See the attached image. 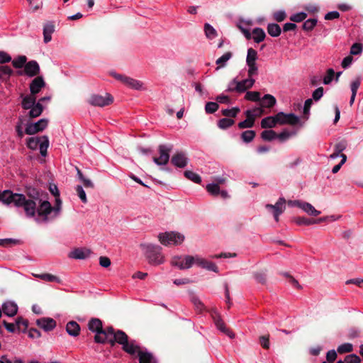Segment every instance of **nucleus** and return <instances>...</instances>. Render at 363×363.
<instances>
[{
  "label": "nucleus",
  "mask_w": 363,
  "mask_h": 363,
  "mask_svg": "<svg viewBox=\"0 0 363 363\" xmlns=\"http://www.w3.org/2000/svg\"><path fill=\"white\" fill-rule=\"evenodd\" d=\"M40 192L35 188H28L26 190L27 199H32L35 203L34 215L28 216V218H33L35 215L41 217L43 220L47 221L49 216L52 212L54 213V216L56 217L59 215L61 209L62 201L60 197H56L55 205L52 206L50 203L47 200H43L40 198Z\"/></svg>",
  "instance_id": "obj_1"
},
{
  "label": "nucleus",
  "mask_w": 363,
  "mask_h": 363,
  "mask_svg": "<svg viewBox=\"0 0 363 363\" xmlns=\"http://www.w3.org/2000/svg\"><path fill=\"white\" fill-rule=\"evenodd\" d=\"M0 201L5 205L13 204L15 207L23 209L26 216L34 215L35 203L32 199H27L23 194L13 193L11 190L0 191Z\"/></svg>",
  "instance_id": "obj_2"
},
{
  "label": "nucleus",
  "mask_w": 363,
  "mask_h": 363,
  "mask_svg": "<svg viewBox=\"0 0 363 363\" xmlns=\"http://www.w3.org/2000/svg\"><path fill=\"white\" fill-rule=\"evenodd\" d=\"M117 342L122 345L123 350L130 355H138L142 351L140 346L135 340H128V335L122 330H118L113 338L108 340V343L113 346Z\"/></svg>",
  "instance_id": "obj_3"
},
{
  "label": "nucleus",
  "mask_w": 363,
  "mask_h": 363,
  "mask_svg": "<svg viewBox=\"0 0 363 363\" xmlns=\"http://www.w3.org/2000/svg\"><path fill=\"white\" fill-rule=\"evenodd\" d=\"M89 329L96 333L94 340L97 343H105L106 342H108V336H114V333L116 331L113 328V327H108L106 329H103L102 322L98 318H91L88 323Z\"/></svg>",
  "instance_id": "obj_4"
},
{
  "label": "nucleus",
  "mask_w": 363,
  "mask_h": 363,
  "mask_svg": "<svg viewBox=\"0 0 363 363\" xmlns=\"http://www.w3.org/2000/svg\"><path fill=\"white\" fill-rule=\"evenodd\" d=\"M141 247L145 251L149 263L153 265H159L164 262V258L162 254V247L152 244H143Z\"/></svg>",
  "instance_id": "obj_5"
},
{
  "label": "nucleus",
  "mask_w": 363,
  "mask_h": 363,
  "mask_svg": "<svg viewBox=\"0 0 363 363\" xmlns=\"http://www.w3.org/2000/svg\"><path fill=\"white\" fill-rule=\"evenodd\" d=\"M160 243L164 246L178 245L184 240V235L177 232H165L158 235Z\"/></svg>",
  "instance_id": "obj_6"
},
{
  "label": "nucleus",
  "mask_w": 363,
  "mask_h": 363,
  "mask_svg": "<svg viewBox=\"0 0 363 363\" xmlns=\"http://www.w3.org/2000/svg\"><path fill=\"white\" fill-rule=\"evenodd\" d=\"M88 101L91 106L104 107L111 104L113 101V98L109 94H106L105 96L93 94L90 96Z\"/></svg>",
  "instance_id": "obj_7"
},
{
  "label": "nucleus",
  "mask_w": 363,
  "mask_h": 363,
  "mask_svg": "<svg viewBox=\"0 0 363 363\" xmlns=\"http://www.w3.org/2000/svg\"><path fill=\"white\" fill-rule=\"evenodd\" d=\"M160 157H154L153 162L159 165H165L169 160V152L172 150V145H160L158 147Z\"/></svg>",
  "instance_id": "obj_8"
},
{
  "label": "nucleus",
  "mask_w": 363,
  "mask_h": 363,
  "mask_svg": "<svg viewBox=\"0 0 363 363\" xmlns=\"http://www.w3.org/2000/svg\"><path fill=\"white\" fill-rule=\"evenodd\" d=\"M113 77L130 89L135 90H142L145 89L143 83L141 81L119 74H114Z\"/></svg>",
  "instance_id": "obj_9"
},
{
  "label": "nucleus",
  "mask_w": 363,
  "mask_h": 363,
  "mask_svg": "<svg viewBox=\"0 0 363 363\" xmlns=\"http://www.w3.org/2000/svg\"><path fill=\"white\" fill-rule=\"evenodd\" d=\"M277 121L279 125H296L299 123L300 119L294 113H285L279 112L276 114Z\"/></svg>",
  "instance_id": "obj_10"
},
{
  "label": "nucleus",
  "mask_w": 363,
  "mask_h": 363,
  "mask_svg": "<svg viewBox=\"0 0 363 363\" xmlns=\"http://www.w3.org/2000/svg\"><path fill=\"white\" fill-rule=\"evenodd\" d=\"M261 113L260 108H257L253 111L247 110L245 112L247 118L238 123V128L240 129L249 128L254 126L255 118Z\"/></svg>",
  "instance_id": "obj_11"
},
{
  "label": "nucleus",
  "mask_w": 363,
  "mask_h": 363,
  "mask_svg": "<svg viewBox=\"0 0 363 363\" xmlns=\"http://www.w3.org/2000/svg\"><path fill=\"white\" fill-rule=\"evenodd\" d=\"M48 124V120L45 118H42L34 123H28L26 127L25 133L27 135H34L45 130Z\"/></svg>",
  "instance_id": "obj_12"
},
{
  "label": "nucleus",
  "mask_w": 363,
  "mask_h": 363,
  "mask_svg": "<svg viewBox=\"0 0 363 363\" xmlns=\"http://www.w3.org/2000/svg\"><path fill=\"white\" fill-rule=\"evenodd\" d=\"M193 259V256L186 255V256H175L172 259V264L173 266L177 267L180 269H186L191 267V260Z\"/></svg>",
  "instance_id": "obj_13"
},
{
  "label": "nucleus",
  "mask_w": 363,
  "mask_h": 363,
  "mask_svg": "<svg viewBox=\"0 0 363 363\" xmlns=\"http://www.w3.org/2000/svg\"><path fill=\"white\" fill-rule=\"evenodd\" d=\"M46 85V83L42 76L35 77L30 82L29 89L30 94L35 96Z\"/></svg>",
  "instance_id": "obj_14"
},
{
  "label": "nucleus",
  "mask_w": 363,
  "mask_h": 363,
  "mask_svg": "<svg viewBox=\"0 0 363 363\" xmlns=\"http://www.w3.org/2000/svg\"><path fill=\"white\" fill-rule=\"evenodd\" d=\"M189 159L183 152H176L171 159L173 165L179 168H184L188 164Z\"/></svg>",
  "instance_id": "obj_15"
},
{
  "label": "nucleus",
  "mask_w": 363,
  "mask_h": 363,
  "mask_svg": "<svg viewBox=\"0 0 363 363\" xmlns=\"http://www.w3.org/2000/svg\"><path fill=\"white\" fill-rule=\"evenodd\" d=\"M40 69L38 63L35 60H31L25 65L24 74L28 77H37L40 73Z\"/></svg>",
  "instance_id": "obj_16"
},
{
  "label": "nucleus",
  "mask_w": 363,
  "mask_h": 363,
  "mask_svg": "<svg viewBox=\"0 0 363 363\" xmlns=\"http://www.w3.org/2000/svg\"><path fill=\"white\" fill-rule=\"evenodd\" d=\"M91 251L87 248H76L71 251L69 257L75 259H84L91 255Z\"/></svg>",
  "instance_id": "obj_17"
},
{
  "label": "nucleus",
  "mask_w": 363,
  "mask_h": 363,
  "mask_svg": "<svg viewBox=\"0 0 363 363\" xmlns=\"http://www.w3.org/2000/svg\"><path fill=\"white\" fill-rule=\"evenodd\" d=\"M213 318L216 328L219 330L227 335L230 338L235 337V334L225 327V323L217 313L213 316Z\"/></svg>",
  "instance_id": "obj_18"
},
{
  "label": "nucleus",
  "mask_w": 363,
  "mask_h": 363,
  "mask_svg": "<svg viewBox=\"0 0 363 363\" xmlns=\"http://www.w3.org/2000/svg\"><path fill=\"white\" fill-rule=\"evenodd\" d=\"M37 325L45 331H50L56 326V321L51 318H42L36 321Z\"/></svg>",
  "instance_id": "obj_19"
},
{
  "label": "nucleus",
  "mask_w": 363,
  "mask_h": 363,
  "mask_svg": "<svg viewBox=\"0 0 363 363\" xmlns=\"http://www.w3.org/2000/svg\"><path fill=\"white\" fill-rule=\"evenodd\" d=\"M2 313L9 317L14 316L18 312V306L13 301H6L2 305Z\"/></svg>",
  "instance_id": "obj_20"
},
{
  "label": "nucleus",
  "mask_w": 363,
  "mask_h": 363,
  "mask_svg": "<svg viewBox=\"0 0 363 363\" xmlns=\"http://www.w3.org/2000/svg\"><path fill=\"white\" fill-rule=\"evenodd\" d=\"M255 82V80L253 78L248 77L242 81H238L237 87L238 92L242 93L246 90L252 88Z\"/></svg>",
  "instance_id": "obj_21"
},
{
  "label": "nucleus",
  "mask_w": 363,
  "mask_h": 363,
  "mask_svg": "<svg viewBox=\"0 0 363 363\" xmlns=\"http://www.w3.org/2000/svg\"><path fill=\"white\" fill-rule=\"evenodd\" d=\"M138 357L139 358V363H158L153 354L146 350H142Z\"/></svg>",
  "instance_id": "obj_22"
},
{
  "label": "nucleus",
  "mask_w": 363,
  "mask_h": 363,
  "mask_svg": "<svg viewBox=\"0 0 363 363\" xmlns=\"http://www.w3.org/2000/svg\"><path fill=\"white\" fill-rule=\"evenodd\" d=\"M285 203L286 200L284 198L281 197L279 199V200L276 202L274 205L272 204H267L265 206L266 208L272 211V212H279L283 213L285 210Z\"/></svg>",
  "instance_id": "obj_23"
},
{
  "label": "nucleus",
  "mask_w": 363,
  "mask_h": 363,
  "mask_svg": "<svg viewBox=\"0 0 363 363\" xmlns=\"http://www.w3.org/2000/svg\"><path fill=\"white\" fill-rule=\"evenodd\" d=\"M66 331L69 335L77 337L79 335L80 326L76 321H69L67 323Z\"/></svg>",
  "instance_id": "obj_24"
},
{
  "label": "nucleus",
  "mask_w": 363,
  "mask_h": 363,
  "mask_svg": "<svg viewBox=\"0 0 363 363\" xmlns=\"http://www.w3.org/2000/svg\"><path fill=\"white\" fill-rule=\"evenodd\" d=\"M251 34H252V38L257 43H259L262 42L266 38V34H265L264 30L261 28H254L252 30Z\"/></svg>",
  "instance_id": "obj_25"
},
{
  "label": "nucleus",
  "mask_w": 363,
  "mask_h": 363,
  "mask_svg": "<svg viewBox=\"0 0 363 363\" xmlns=\"http://www.w3.org/2000/svg\"><path fill=\"white\" fill-rule=\"evenodd\" d=\"M278 124L277 121L276 115L272 116H267L261 121V127L262 128H271L275 127Z\"/></svg>",
  "instance_id": "obj_26"
},
{
  "label": "nucleus",
  "mask_w": 363,
  "mask_h": 363,
  "mask_svg": "<svg viewBox=\"0 0 363 363\" xmlns=\"http://www.w3.org/2000/svg\"><path fill=\"white\" fill-rule=\"evenodd\" d=\"M13 72V69L8 65H1L0 67V79L2 82H7L9 80Z\"/></svg>",
  "instance_id": "obj_27"
},
{
  "label": "nucleus",
  "mask_w": 363,
  "mask_h": 363,
  "mask_svg": "<svg viewBox=\"0 0 363 363\" xmlns=\"http://www.w3.org/2000/svg\"><path fill=\"white\" fill-rule=\"evenodd\" d=\"M55 30L54 26L51 23H47L43 28V40L45 43H49L52 40V34Z\"/></svg>",
  "instance_id": "obj_28"
},
{
  "label": "nucleus",
  "mask_w": 363,
  "mask_h": 363,
  "mask_svg": "<svg viewBox=\"0 0 363 363\" xmlns=\"http://www.w3.org/2000/svg\"><path fill=\"white\" fill-rule=\"evenodd\" d=\"M32 275L36 278L40 279L43 281H48V282H57L60 283V279L55 275L45 273V274H34L33 273Z\"/></svg>",
  "instance_id": "obj_29"
},
{
  "label": "nucleus",
  "mask_w": 363,
  "mask_h": 363,
  "mask_svg": "<svg viewBox=\"0 0 363 363\" xmlns=\"http://www.w3.org/2000/svg\"><path fill=\"white\" fill-rule=\"evenodd\" d=\"M35 104L36 97L32 94L24 96L21 103L22 107L26 110L32 108Z\"/></svg>",
  "instance_id": "obj_30"
},
{
  "label": "nucleus",
  "mask_w": 363,
  "mask_h": 363,
  "mask_svg": "<svg viewBox=\"0 0 363 363\" xmlns=\"http://www.w3.org/2000/svg\"><path fill=\"white\" fill-rule=\"evenodd\" d=\"M301 209L310 216H317L320 214V211L316 210L311 203L303 201Z\"/></svg>",
  "instance_id": "obj_31"
},
{
  "label": "nucleus",
  "mask_w": 363,
  "mask_h": 363,
  "mask_svg": "<svg viewBox=\"0 0 363 363\" xmlns=\"http://www.w3.org/2000/svg\"><path fill=\"white\" fill-rule=\"evenodd\" d=\"M268 34L272 37H278L281 33V27L277 23H269L267 28Z\"/></svg>",
  "instance_id": "obj_32"
},
{
  "label": "nucleus",
  "mask_w": 363,
  "mask_h": 363,
  "mask_svg": "<svg viewBox=\"0 0 363 363\" xmlns=\"http://www.w3.org/2000/svg\"><path fill=\"white\" fill-rule=\"evenodd\" d=\"M276 102V99L271 94H265L261 100L262 106L265 108H272Z\"/></svg>",
  "instance_id": "obj_33"
},
{
  "label": "nucleus",
  "mask_w": 363,
  "mask_h": 363,
  "mask_svg": "<svg viewBox=\"0 0 363 363\" xmlns=\"http://www.w3.org/2000/svg\"><path fill=\"white\" fill-rule=\"evenodd\" d=\"M233 54L231 52H227L223 54L220 57L217 59L216 63L218 65L216 69H219L221 67H224L226 65L227 62L232 57Z\"/></svg>",
  "instance_id": "obj_34"
},
{
  "label": "nucleus",
  "mask_w": 363,
  "mask_h": 363,
  "mask_svg": "<svg viewBox=\"0 0 363 363\" xmlns=\"http://www.w3.org/2000/svg\"><path fill=\"white\" fill-rule=\"evenodd\" d=\"M43 111V106L42 104L38 102L32 108H30L28 116L30 118H36L39 116Z\"/></svg>",
  "instance_id": "obj_35"
},
{
  "label": "nucleus",
  "mask_w": 363,
  "mask_h": 363,
  "mask_svg": "<svg viewBox=\"0 0 363 363\" xmlns=\"http://www.w3.org/2000/svg\"><path fill=\"white\" fill-rule=\"evenodd\" d=\"M199 267L209 271L218 272V267L213 262H209L204 258L202 259Z\"/></svg>",
  "instance_id": "obj_36"
},
{
  "label": "nucleus",
  "mask_w": 363,
  "mask_h": 363,
  "mask_svg": "<svg viewBox=\"0 0 363 363\" xmlns=\"http://www.w3.org/2000/svg\"><path fill=\"white\" fill-rule=\"evenodd\" d=\"M295 223L298 225H311L316 224V220L313 218H308L306 217H298L295 218Z\"/></svg>",
  "instance_id": "obj_37"
},
{
  "label": "nucleus",
  "mask_w": 363,
  "mask_h": 363,
  "mask_svg": "<svg viewBox=\"0 0 363 363\" xmlns=\"http://www.w3.org/2000/svg\"><path fill=\"white\" fill-rule=\"evenodd\" d=\"M255 135H256L255 131L249 130L243 131L241 133L240 137L244 143H249L254 140Z\"/></svg>",
  "instance_id": "obj_38"
},
{
  "label": "nucleus",
  "mask_w": 363,
  "mask_h": 363,
  "mask_svg": "<svg viewBox=\"0 0 363 363\" xmlns=\"http://www.w3.org/2000/svg\"><path fill=\"white\" fill-rule=\"evenodd\" d=\"M48 146H49L48 138L45 135L42 136V140L38 146L41 155L46 156Z\"/></svg>",
  "instance_id": "obj_39"
},
{
  "label": "nucleus",
  "mask_w": 363,
  "mask_h": 363,
  "mask_svg": "<svg viewBox=\"0 0 363 363\" xmlns=\"http://www.w3.org/2000/svg\"><path fill=\"white\" fill-rule=\"evenodd\" d=\"M204 32L206 36L209 39L215 38L217 36L216 29L208 23L204 24Z\"/></svg>",
  "instance_id": "obj_40"
},
{
  "label": "nucleus",
  "mask_w": 363,
  "mask_h": 363,
  "mask_svg": "<svg viewBox=\"0 0 363 363\" xmlns=\"http://www.w3.org/2000/svg\"><path fill=\"white\" fill-rule=\"evenodd\" d=\"M235 123V121L231 118H221L218 121V126L220 129H227Z\"/></svg>",
  "instance_id": "obj_41"
},
{
  "label": "nucleus",
  "mask_w": 363,
  "mask_h": 363,
  "mask_svg": "<svg viewBox=\"0 0 363 363\" xmlns=\"http://www.w3.org/2000/svg\"><path fill=\"white\" fill-rule=\"evenodd\" d=\"M277 133L272 130H266L262 132L261 138L266 141H272L277 138Z\"/></svg>",
  "instance_id": "obj_42"
},
{
  "label": "nucleus",
  "mask_w": 363,
  "mask_h": 363,
  "mask_svg": "<svg viewBox=\"0 0 363 363\" xmlns=\"http://www.w3.org/2000/svg\"><path fill=\"white\" fill-rule=\"evenodd\" d=\"M184 174L188 179L194 182V183L200 184L201 182V177L192 171L186 170L184 172Z\"/></svg>",
  "instance_id": "obj_43"
},
{
  "label": "nucleus",
  "mask_w": 363,
  "mask_h": 363,
  "mask_svg": "<svg viewBox=\"0 0 363 363\" xmlns=\"http://www.w3.org/2000/svg\"><path fill=\"white\" fill-rule=\"evenodd\" d=\"M42 140V137H31L27 140V146L31 150H36Z\"/></svg>",
  "instance_id": "obj_44"
},
{
  "label": "nucleus",
  "mask_w": 363,
  "mask_h": 363,
  "mask_svg": "<svg viewBox=\"0 0 363 363\" xmlns=\"http://www.w3.org/2000/svg\"><path fill=\"white\" fill-rule=\"evenodd\" d=\"M257 59V52L252 48H249L247 50L246 63L247 64L256 63Z\"/></svg>",
  "instance_id": "obj_45"
},
{
  "label": "nucleus",
  "mask_w": 363,
  "mask_h": 363,
  "mask_svg": "<svg viewBox=\"0 0 363 363\" xmlns=\"http://www.w3.org/2000/svg\"><path fill=\"white\" fill-rule=\"evenodd\" d=\"M27 58L24 55L18 56L12 61V65L15 68L19 69L25 67Z\"/></svg>",
  "instance_id": "obj_46"
},
{
  "label": "nucleus",
  "mask_w": 363,
  "mask_h": 363,
  "mask_svg": "<svg viewBox=\"0 0 363 363\" xmlns=\"http://www.w3.org/2000/svg\"><path fill=\"white\" fill-rule=\"evenodd\" d=\"M361 361L359 356L355 354L347 355L344 361L339 360L336 363H359Z\"/></svg>",
  "instance_id": "obj_47"
},
{
  "label": "nucleus",
  "mask_w": 363,
  "mask_h": 363,
  "mask_svg": "<svg viewBox=\"0 0 363 363\" xmlns=\"http://www.w3.org/2000/svg\"><path fill=\"white\" fill-rule=\"evenodd\" d=\"M316 18H309L303 24V29L306 31H311L317 24Z\"/></svg>",
  "instance_id": "obj_48"
},
{
  "label": "nucleus",
  "mask_w": 363,
  "mask_h": 363,
  "mask_svg": "<svg viewBox=\"0 0 363 363\" xmlns=\"http://www.w3.org/2000/svg\"><path fill=\"white\" fill-rule=\"evenodd\" d=\"M207 191L213 196H218L220 194V187L218 184L212 183L206 186Z\"/></svg>",
  "instance_id": "obj_49"
},
{
  "label": "nucleus",
  "mask_w": 363,
  "mask_h": 363,
  "mask_svg": "<svg viewBox=\"0 0 363 363\" xmlns=\"http://www.w3.org/2000/svg\"><path fill=\"white\" fill-rule=\"evenodd\" d=\"M307 18V13L305 12H299L294 13L290 16V20L293 22L300 23Z\"/></svg>",
  "instance_id": "obj_50"
},
{
  "label": "nucleus",
  "mask_w": 363,
  "mask_h": 363,
  "mask_svg": "<svg viewBox=\"0 0 363 363\" xmlns=\"http://www.w3.org/2000/svg\"><path fill=\"white\" fill-rule=\"evenodd\" d=\"M239 112L240 108L238 107H234L230 109L226 108L222 110V114L226 117L235 118Z\"/></svg>",
  "instance_id": "obj_51"
},
{
  "label": "nucleus",
  "mask_w": 363,
  "mask_h": 363,
  "mask_svg": "<svg viewBox=\"0 0 363 363\" xmlns=\"http://www.w3.org/2000/svg\"><path fill=\"white\" fill-rule=\"evenodd\" d=\"M219 108V106L216 102H207L205 106V111L206 113H213Z\"/></svg>",
  "instance_id": "obj_52"
},
{
  "label": "nucleus",
  "mask_w": 363,
  "mask_h": 363,
  "mask_svg": "<svg viewBox=\"0 0 363 363\" xmlns=\"http://www.w3.org/2000/svg\"><path fill=\"white\" fill-rule=\"evenodd\" d=\"M352 350H353L352 345L351 343L347 342V343L340 345L337 347V350L340 354H344V353L350 352L352 351Z\"/></svg>",
  "instance_id": "obj_53"
},
{
  "label": "nucleus",
  "mask_w": 363,
  "mask_h": 363,
  "mask_svg": "<svg viewBox=\"0 0 363 363\" xmlns=\"http://www.w3.org/2000/svg\"><path fill=\"white\" fill-rule=\"evenodd\" d=\"M248 66L247 74L248 77L252 78L253 76L257 75L258 74V67L257 63H250L247 64Z\"/></svg>",
  "instance_id": "obj_54"
},
{
  "label": "nucleus",
  "mask_w": 363,
  "mask_h": 363,
  "mask_svg": "<svg viewBox=\"0 0 363 363\" xmlns=\"http://www.w3.org/2000/svg\"><path fill=\"white\" fill-rule=\"evenodd\" d=\"M245 99L252 101H260V94L258 91H247Z\"/></svg>",
  "instance_id": "obj_55"
},
{
  "label": "nucleus",
  "mask_w": 363,
  "mask_h": 363,
  "mask_svg": "<svg viewBox=\"0 0 363 363\" xmlns=\"http://www.w3.org/2000/svg\"><path fill=\"white\" fill-rule=\"evenodd\" d=\"M75 190L77 191V194L79 198L81 199V201L84 203H87L86 195L84 190L83 189V187L80 185H77L75 188Z\"/></svg>",
  "instance_id": "obj_56"
},
{
  "label": "nucleus",
  "mask_w": 363,
  "mask_h": 363,
  "mask_svg": "<svg viewBox=\"0 0 363 363\" xmlns=\"http://www.w3.org/2000/svg\"><path fill=\"white\" fill-rule=\"evenodd\" d=\"M361 84V77H357L354 79L350 84L352 94H357V90Z\"/></svg>",
  "instance_id": "obj_57"
},
{
  "label": "nucleus",
  "mask_w": 363,
  "mask_h": 363,
  "mask_svg": "<svg viewBox=\"0 0 363 363\" xmlns=\"http://www.w3.org/2000/svg\"><path fill=\"white\" fill-rule=\"evenodd\" d=\"M362 45L361 43H354L350 48V54L353 55H359L362 51Z\"/></svg>",
  "instance_id": "obj_58"
},
{
  "label": "nucleus",
  "mask_w": 363,
  "mask_h": 363,
  "mask_svg": "<svg viewBox=\"0 0 363 363\" xmlns=\"http://www.w3.org/2000/svg\"><path fill=\"white\" fill-rule=\"evenodd\" d=\"M334 75H335V71L333 70V69L332 68H330L327 70V74L326 76H325V77L323 78V83L325 84H329L333 77H334Z\"/></svg>",
  "instance_id": "obj_59"
},
{
  "label": "nucleus",
  "mask_w": 363,
  "mask_h": 363,
  "mask_svg": "<svg viewBox=\"0 0 363 363\" xmlns=\"http://www.w3.org/2000/svg\"><path fill=\"white\" fill-rule=\"evenodd\" d=\"M286 17V15L284 11H277L273 14V18L277 22H281L284 21Z\"/></svg>",
  "instance_id": "obj_60"
},
{
  "label": "nucleus",
  "mask_w": 363,
  "mask_h": 363,
  "mask_svg": "<svg viewBox=\"0 0 363 363\" xmlns=\"http://www.w3.org/2000/svg\"><path fill=\"white\" fill-rule=\"evenodd\" d=\"M259 343L264 349L269 348V335L259 337Z\"/></svg>",
  "instance_id": "obj_61"
},
{
  "label": "nucleus",
  "mask_w": 363,
  "mask_h": 363,
  "mask_svg": "<svg viewBox=\"0 0 363 363\" xmlns=\"http://www.w3.org/2000/svg\"><path fill=\"white\" fill-rule=\"evenodd\" d=\"M11 61V57L4 51H0V64L7 63Z\"/></svg>",
  "instance_id": "obj_62"
},
{
  "label": "nucleus",
  "mask_w": 363,
  "mask_h": 363,
  "mask_svg": "<svg viewBox=\"0 0 363 363\" xmlns=\"http://www.w3.org/2000/svg\"><path fill=\"white\" fill-rule=\"evenodd\" d=\"M16 325L17 328L20 330H21V327L23 326L24 328L27 327L28 321L21 317H18L16 320Z\"/></svg>",
  "instance_id": "obj_63"
},
{
  "label": "nucleus",
  "mask_w": 363,
  "mask_h": 363,
  "mask_svg": "<svg viewBox=\"0 0 363 363\" xmlns=\"http://www.w3.org/2000/svg\"><path fill=\"white\" fill-rule=\"evenodd\" d=\"M191 301L192 303H194V305L196 306V308H197V310L199 311H202L203 309V304L201 303V301H200V299L196 297V296H193L191 298Z\"/></svg>",
  "instance_id": "obj_64"
}]
</instances>
